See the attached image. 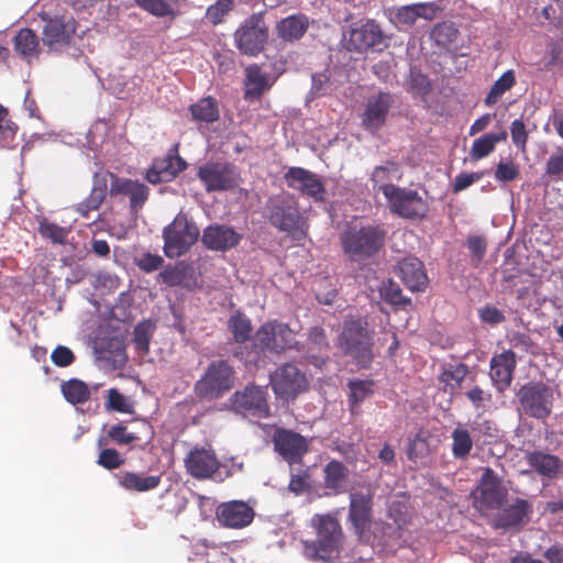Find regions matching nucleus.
Returning <instances> with one entry per match:
<instances>
[{"label": "nucleus", "mask_w": 563, "mask_h": 563, "mask_svg": "<svg viewBox=\"0 0 563 563\" xmlns=\"http://www.w3.org/2000/svg\"><path fill=\"white\" fill-rule=\"evenodd\" d=\"M187 167L186 161L179 155H167L165 158L156 159L146 173V179L152 184H159L173 180Z\"/></svg>", "instance_id": "obj_27"}, {"label": "nucleus", "mask_w": 563, "mask_h": 563, "mask_svg": "<svg viewBox=\"0 0 563 563\" xmlns=\"http://www.w3.org/2000/svg\"><path fill=\"white\" fill-rule=\"evenodd\" d=\"M51 360L57 367H68L75 362L76 356L68 346L57 345L51 354Z\"/></svg>", "instance_id": "obj_57"}, {"label": "nucleus", "mask_w": 563, "mask_h": 563, "mask_svg": "<svg viewBox=\"0 0 563 563\" xmlns=\"http://www.w3.org/2000/svg\"><path fill=\"white\" fill-rule=\"evenodd\" d=\"M434 14L435 10L432 4L415 3L399 8L395 14V20L399 24L412 26L419 18L432 20Z\"/></svg>", "instance_id": "obj_36"}, {"label": "nucleus", "mask_w": 563, "mask_h": 563, "mask_svg": "<svg viewBox=\"0 0 563 563\" xmlns=\"http://www.w3.org/2000/svg\"><path fill=\"white\" fill-rule=\"evenodd\" d=\"M519 175L518 166L511 162H499L495 170V178L504 183L512 181L517 179Z\"/></svg>", "instance_id": "obj_59"}, {"label": "nucleus", "mask_w": 563, "mask_h": 563, "mask_svg": "<svg viewBox=\"0 0 563 563\" xmlns=\"http://www.w3.org/2000/svg\"><path fill=\"white\" fill-rule=\"evenodd\" d=\"M508 133L506 130H501L499 133H487L476 139L471 147L470 156L473 161H478L492 152L499 142L507 140Z\"/></svg>", "instance_id": "obj_38"}, {"label": "nucleus", "mask_w": 563, "mask_h": 563, "mask_svg": "<svg viewBox=\"0 0 563 563\" xmlns=\"http://www.w3.org/2000/svg\"><path fill=\"white\" fill-rule=\"evenodd\" d=\"M395 100L390 92L379 91L367 98L361 118V126L371 133L380 130L388 118Z\"/></svg>", "instance_id": "obj_15"}, {"label": "nucleus", "mask_w": 563, "mask_h": 563, "mask_svg": "<svg viewBox=\"0 0 563 563\" xmlns=\"http://www.w3.org/2000/svg\"><path fill=\"white\" fill-rule=\"evenodd\" d=\"M253 345L261 352L280 354L287 350L299 351L296 333L288 324L271 320L262 324L255 332Z\"/></svg>", "instance_id": "obj_7"}, {"label": "nucleus", "mask_w": 563, "mask_h": 563, "mask_svg": "<svg viewBox=\"0 0 563 563\" xmlns=\"http://www.w3.org/2000/svg\"><path fill=\"white\" fill-rule=\"evenodd\" d=\"M234 385V371L225 360L211 362L194 385L195 396L212 401L223 397Z\"/></svg>", "instance_id": "obj_5"}, {"label": "nucleus", "mask_w": 563, "mask_h": 563, "mask_svg": "<svg viewBox=\"0 0 563 563\" xmlns=\"http://www.w3.org/2000/svg\"><path fill=\"white\" fill-rule=\"evenodd\" d=\"M316 539L303 542V553L312 561L325 563L338 559L344 547V532L336 516L331 514L313 516Z\"/></svg>", "instance_id": "obj_1"}, {"label": "nucleus", "mask_w": 563, "mask_h": 563, "mask_svg": "<svg viewBox=\"0 0 563 563\" xmlns=\"http://www.w3.org/2000/svg\"><path fill=\"white\" fill-rule=\"evenodd\" d=\"M158 279L169 287L180 286L190 289L197 285L194 267L183 261L165 266L158 274Z\"/></svg>", "instance_id": "obj_28"}, {"label": "nucleus", "mask_w": 563, "mask_h": 563, "mask_svg": "<svg viewBox=\"0 0 563 563\" xmlns=\"http://www.w3.org/2000/svg\"><path fill=\"white\" fill-rule=\"evenodd\" d=\"M349 468L340 461L331 460L323 467V488L328 495H340L346 492Z\"/></svg>", "instance_id": "obj_33"}, {"label": "nucleus", "mask_w": 563, "mask_h": 563, "mask_svg": "<svg viewBox=\"0 0 563 563\" xmlns=\"http://www.w3.org/2000/svg\"><path fill=\"white\" fill-rule=\"evenodd\" d=\"M233 0H217L213 4L209 5L206 12V18L214 25L221 23L224 16L233 9Z\"/></svg>", "instance_id": "obj_53"}, {"label": "nucleus", "mask_w": 563, "mask_h": 563, "mask_svg": "<svg viewBox=\"0 0 563 563\" xmlns=\"http://www.w3.org/2000/svg\"><path fill=\"white\" fill-rule=\"evenodd\" d=\"M142 10L157 18L174 16L173 7L165 0H134Z\"/></svg>", "instance_id": "obj_51"}, {"label": "nucleus", "mask_w": 563, "mask_h": 563, "mask_svg": "<svg viewBox=\"0 0 563 563\" xmlns=\"http://www.w3.org/2000/svg\"><path fill=\"white\" fill-rule=\"evenodd\" d=\"M15 51L26 57L37 53L38 37L31 29H22L14 37Z\"/></svg>", "instance_id": "obj_48"}, {"label": "nucleus", "mask_w": 563, "mask_h": 563, "mask_svg": "<svg viewBox=\"0 0 563 563\" xmlns=\"http://www.w3.org/2000/svg\"><path fill=\"white\" fill-rule=\"evenodd\" d=\"M118 485L126 492L145 493L156 489L162 483L161 475H145L131 471L115 474Z\"/></svg>", "instance_id": "obj_30"}, {"label": "nucleus", "mask_w": 563, "mask_h": 563, "mask_svg": "<svg viewBox=\"0 0 563 563\" xmlns=\"http://www.w3.org/2000/svg\"><path fill=\"white\" fill-rule=\"evenodd\" d=\"M533 507L526 499L516 498L515 501L501 509L494 521L496 529H512L526 526L531 517Z\"/></svg>", "instance_id": "obj_23"}, {"label": "nucleus", "mask_w": 563, "mask_h": 563, "mask_svg": "<svg viewBox=\"0 0 563 563\" xmlns=\"http://www.w3.org/2000/svg\"><path fill=\"white\" fill-rule=\"evenodd\" d=\"M164 263V258L158 254L144 253L141 257L135 258L136 266L144 273L157 271Z\"/></svg>", "instance_id": "obj_60"}, {"label": "nucleus", "mask_w": 563, "mask_h": 563, "mask_svg": "<svg viewBox=\"0 0 563 563\" xmlns=\"http://www.w3.org/2000/svg\"><path fill=\"white\" fill-rule=\"evenodd\" d=\"M373 330L365 317L347 314L338 335V346L361 368H368L374 360Z\"/></svg>", "instance_id": "obj_2"}, {"label": "nucleus", "mask_w": 563, "mask_h": 563, "mask_svg": "<svg viewBox=\"0 0 563 563\" xmlns=\"http://www.w3.org/2000/svg\"><path fill=\"white\" fill-rule=\"evenodd\" d=\"M107 196V181L106 179H96L91 188L90 195L81 202H79L75 210L81 217L88 218L89 212L98 210Z\"/></svg>", "instance_id": "obj_39"}, {"label": "nucleus", "mask_w": 563, "mask_h": 563, "mask_svg": "<svg viewBox=\"0 0 563 563\" xmlns=\"http://www.w3.org/2000/svg\"><path fill=\"white\" fill-rule=\"evenodd\" d=\"M228 328L233 335V340L240 344L250 340L253 330L251 320L240 311L230 317Z\"/></svg>", "instance_id": "obj_43"}, {"label": "nucleus", "mask_w": 563, "mask_h": 563, "mask_svg": "<svg viewBox=\"0 0 563 563\" xmlns=\"http://www.w3.org/2000/svg\"><path fill=\"white\" fill-rule=\"evenodd\" d=\"M254 509L243 500L221 503L216 508V519L221 527L229 529H243L254 519Z\"/></svg>", "instance_id": "obj_18"}, {"label": "nucleus", "mask_w": 563, "mask_h": 563, "mask_svg": "<svg viewBox=\"0 0 563 563\" xmlns=\"http://www.w3.org/2000/svg\"><path fill=\"white\" fill-rule=\"evenodd\" d=\"M484 176L483 172L459 174L453 181V192H460Z\"/></svg>", "instance_id": "obj_62"}, {"label": "nucleus", "mask_w": 563, "mask_h": 563, "mask_svg": "<svg viewBox=\"0 0 563 563\" xmlns=\"http://www.w3.org/2000/svg\"><path fill=\"white\" fill-rule=\"evenodd\" d=\"M199 235L196 223L179 212L163 231L164 254L169 258L184 255L198 241Z\"/></svg>", "instance_id": "obj_6"}, {"label": "nucleus", "mask_w": 563, "mask_h": 563, "mask_svg": "<svg viewBox=\"0 0 563 563\" xmlns=\"http://www.w3.org/2000/svg\"><path fill=\"white\" fill-rule=\"evenodd\" d=\"M60 389L65 399L73 405L85 404L90 399L88 385L78 378L63 383Z\"/></svg>", "instance_id": "obj_42"}, {"label": "nucleus", "mask_w": 563, "mask_h": 563, "mask_svg": "<svg viewBox=\"0 0 563 563\" xmlns=\"http://www.w3.org/2000/svg\"><path fill=\"white\" fill-rule=\"evenodd\" d=\"M408 85L413 96H426L431 90L429 78L416 68L410 69Z\"/></svg>", "instance_id": "obj_52"}, {"label": "nucleus", "mask_w": 563, "mask_h": 563, "mask_svg": "<svg viewBox=\"0 0 563 563\" xmlns=\"http://www.w3.org/2000/svg\"><path fill=\"white\" fill-rule=\"evenodd\" d=\"M269 384L276 397L285 401L294 400L309 386L306 374L292 363L278 366L271 374Z\"/></svg>", "instance_id": "obj_8"}, {"label": "nucleus", "mask_w": 563, "mask_h": 563, "mask_svg": "<svg viewBox=\"0 0 563 563\" xmlns=\"http://www.w3.org/2000/svg\"><path fill=\"white\" fill-rule=\"evenodd\" d=\"M510 135L515 146L525 152L529 140V132L521 119H516L511 122Z\"/></svg>", "instance_id": "obj_55"}, {"label": "nucleus", "mask_w": 563, "mask_h": 563, "mask_svg": "<svg viewBox=\"0 0 563 563\" xmlns=\"http://www.w3.org/2000/svg\"><path fill=\"white\" fill-rule=\"evenodd\" d=\"M268 33L261 15L253 14L235 31L236 47L242 54L255 56L266 43Z\"/></svg>", "instance_id": "obj_14"}, {"label": "nucleus", "mask_w": 563, "mask_h": 563, "mask_svg": "<svg viewBox=\"0 0 563 563\" xmlns=\"http://www.w3.org/2000/svg\"><path fill=\"white\" fill-rule=\"evenodd\" d=\"M516 367L517 357L512 350L495 354L490 358L489 378L498 393L503 394L511 386Z\"/></svg>", "instance_id": "obj_19"}, {"label": "nucleus", "mask_w": 563, "mask_h": 563, "mask_svg": "<svg viewBox=\"0 0 563 563\" xmlns=\"http://www.w3.org/2000/svg\"><path fill=\"white\" fill-rule=\"evenodd\" d=\"M308 341L319 351L329 350L327 334L321 327H313L309 330Z\"/></svg>", "instance_id": "obj_64"}, {"label": "nucleus", "mask_w": 563, "mask_h": 563, "mask_svg": "<svg viewBox=\"0 0 563 563\" xmlns=\"http://www.w3.org/2000/svg\"><path fill=\"white\" fill-rule=\"evenodd\" d=\"M399 276L405 286L412 291L423 290L428 284V277L423 263L416 257H407L398 264Z\"/></svg>", "instance_id": "obj_32"}, {"label": "nucleus", "mask_w": 563, "mask_h": 563, "mask_svg": "<svg viewBox=\"0 0 563 563\" xmlns=\"http://www.w3.org/2000/svg\"><path fill=\"white\" fill-rule=\"evenodd\" d=\"M378 291L380 298L395 309H406L411 305V300L402 295L399 285L391 279L383 282Z\"/></svg>", "instance_id": "obj_41"}, {"label": "nucleus", "mask_w": 563, "mask_h": 563, "mask_svg": "<svg viewBox=\"0 0 563 563\" xmlns=\"http://www.w3.org/2000/svg\"><path fill=\"white\" fill-rule=\"evenodd\" d=\"M43 30V43L48 47L66 45L76 33L77 22L71 15H57L46 20Z\"/></svg>", "instance_id": "obj_22"}, {"label": "nucleus", "mask_w": 563, "mask_h": 563, "mask_svg": "<svg viewBox=\"0 0 563 563\" xmlns=\"http://www.w3.org/2000/svg\"><path fill=\"white\" fill-rule=\"evenodd\" d=\"M387 238L384 224L351 223L341 233L343 252L353 261L365 260L377 254Z\"/></svg>", "instance_id": "obj_3"}, {"label": "nucleus", "mask_w": 563, "mask_h": 563, "mask_svg": "<svg viewBox=\"0 0 563 563\" xmlns=\"http://www.w3.org/2000/svg\"><path fill=\"white\" fill-rule=\"evenodd\" d=\"M197 177L207 192L232 190L241 181L240 172L228 162H207L198 168Z\"/></svg>", "instance_id": "obj_9"}, {"label": "nucleus", "mask_w": 563, "mask_h": 563, "mask_svg": "<svg viewBox=\"0 0 563 563\" xmlns=\"http://www.w3.org/2000/svg\"><path fill=\"white\" fill-rule=\"evenodd\" d=\"M273 443L275 451L290 464L299 462L308 452L306 438L283 428H278L274 432Z\"/></svg>", "instance_id": "obj_20"}, {"label": "nucleus", "mask_w": 563, "mask_h": 563, "mask_svg": "<svg viewBox=\"0 0 563 563\" xmlns=\"http://www.w3.org/2000/svg\"><path fill=\"white\" fill-rule=\"evenodd\" d=\"M269 223L295 241L308 235L309 222L300 211L299 202L290 194L271 197L266 205Z\"/></svg>", "instance_id": "obj_4"}, {"label": "nucleus", "mask_w": 563, "mask_h": 563, "mask_svg": "<svg viewBox=\"0 0 563 563\" xmlns=\"http://www.w3.org/2000/svg\"><path fill=\"white\" fill-rule=\"evenodd\" d=\"M402 178V170L399 163L395 161H386L384 164L376 166L371 174V183L373 189L382 191L386 198L391 191L389 188H398L393 184L394 180L398 181Z\"/></svg>", "instance_id": "obj_29"}, {"label": "nucleus", "mask_w": 563, "mask_h": 563, "mask_svg": "<svg viewBox=\"0 0 563 563\" xmlns=\"http://www.w3.org/2000/svg\"><path fill=\"white\" fill-rule=\"evenodd\" d=\"M472 494L476 508L479 510H495L500 509L504 505L508 492L496 472L487 467Z\"/></svg>", "instance_id": "obj_12"}, {"label": "nucleus", "mask_w": 563, "mask_h": 563, "mask_svg": "<svg viewBox=\"0 0 563 563\" xmlns=\"http://www.w3.org/2000/svg\"><path fill=\"white\" fill-rule=\"evenodd\" d=\"M382 43L383 32L379 25L375 21L368 20L366 23L351 29L346 41V48L349 51L365 52Z\"/></svg>", "instance_id": "obj_24"}, {"label": "nucleus", "mask_w": 563, "mask_h": 563, "mask_svg": "<svg viewBox=\"0 0 563 563\" xmlns=\"http://www.w3.org/2000/svg\"><path fill=\"white\" fill-rule=\"evenodd\" d=\"M244 99L260 100L263 93L271 89L269 75L262 70L258 65H251L246 68Z\"/></svg>", "instance_id": "obj_34"}, {"label": "nucleus", "mask_w": 563, "mask_h": 563, "mask_svg": "<svg viewBox=\"0 0 563 563\" xmlns=\"http://www.w3.org/2000/svg\"><path fill=\"white\" fill-rule=\"evenodd\" d=\"M187 473L196 479L211 478L219 470L220 462L211 448L195 446L184 460Z\"/></svg>", "instance_id": "obj_17"}, {"label": "nucleus", "mask_w": 563, "mask_h": 563, "mask_svg": "<svg viewBox=\"0 0 563 563\" xmlns=\"http://www.w3.org/2000/svg\"><path fill=\"white\" fill-rule=\"evenodd\" d=\"M373 505L371 493L354 492L350 494L347 521L358 538H362L372 526Z\"/></svg>", "instance_id": "obj_16"}, {"label": "nucleus", "mask_w": 563, "mask_h": 563, "mask_svg": "<svg viewBox=\"0 0 563 563\" xmlns=\"http://www.w3.org/2000/svg\"><path fill=\"white\" fill-rule=\"evenodd\" d=\"M191 117L197 122L213 123L219 119L218 102L212 97H206L189 107Z\"/></svg>", "instance_id": "obj_40"}, {"label": "nucleus", "mask_w": 563, "mask_h": 563, "mask_svg": "<svg viewBox=\"0 0 563 563\" xmlns=\"http://www.w3.org/2000/svg\"><path fill=\"white\" fill-rule=\"evenodd\" d=\"M525 459L537 474L548 479L556 478L563 470V461L559 456L543 451L528 452Z\"/></svg>", "instance_id": "obj_31"}, {"label": "nucleus", "mask_w": 563, "mask_h": 563, "mask_svg": "<svg viewBox=\"0 0 563 563\" xmlns=\"http://www.w3.org/2000/svg\"><path fill=\"white\" fill-rule=\"evenodd\" d=\"M386 197L393 214L409 220L424 219L429 212V203L418 191L405 187L389 188Z\"/></svg>", "instance_id": "obj_11"}, {"label": "nucleus", "mask_w": 563, "mask_h": 563, "mask_svg": "<svg viewBox=\"0 0 563 563\" xmlns=\"http://www.w3.org/2000/svg\"><path fill=\"white\" fill-rule=\"evenodd\" d=\"M231 405L235 412L257 419L271 416L267 391L256 385H249L231 396Z\"/></svg>", "instance_id": "obj_13"}, {"label": "nucleus", "mask_w": 563, "mask_h": 563, "mask_svg": "<svg viewBox=\"0 0 563 563\" xmlns=\"http://www.w3.org/2000/svg\"><path fill=\"white\" fill-rule=\"evenodd\" d=\"M242 235L233 228L223 224L209 225L203 230L202 244L211 251H228L235 247Z\"/></svg>", "instance_id": "obj_25"}, {"label": "nucleus", "mask_w": 563, "mask_h": 563, "mask_svg": "<svg viewBox=\"0 0 563 563\" xmlns=\"http://www.w3.org/2000/svg\"><path fill=\"white\" fill-rule=\"evenodd\" d=\"M522 411L536 419H545L552 409L553 393L551 387L542 382H530L522 385L518 391Z\"/></svg>", "instance_id": "obj_10"}, {"label": "nucleus", "mask_w": 563, "mask_h": 563, "mask_svg": "<svg viewBox=\"0 0 563 563\" xmlns=\"http://www.w3.org/2000/svg\"><path fill=\"white\" fill-rule=\"evenodd\" d=\"M38 232L42 238L51 240L56 244H64L69 230L46 219L40 221Z\"/></svg>", "instance_id": "obj_50"}, {"label": "nucleus", "mask_w": 563, "mask_h": 563, "mask_svg": "<svg viewBox=\"0 0 563 563\" xmlns=\"http://www.w3.org/2000/svg\"><path fill=\"white\" fill-rule=\"evenodd\" d=\"M466 398L475 408L482 407L485 402L492 401V394L484 390L481 386H474L465 394Z\"/></svg>", "instance_id": "obj_63"}, {"label": "nucleus", "mask_w": 563, "mask_h": 563, "mask_svg": "<svg viewBox=\"0 0 563 563\" xmlns=\"http://www.w3.org/2000/svg\"><path fill=\"white\" fill-rule=\"evenodd\" d=\"M473 448L468 430L457 427L452 432V454L455 459H466Z\"/></svg>", "instance_id": "obj_47"}, {"label": "nucleus", "mask_w": 563, "mask_h": 563, "mask_svg": "<svg viewBox=\"0 0 563 563\" xmlns=\"http://www.w3.org/2000/svg\"><path fill=\"white\" fill-rule=\"evenodd\" d=\"M308 29V20L302 14L287 16L278 22L277 34L284 41L299 40Z\"/></svg>", "instance_id": "obj_37"}, {"label": "nucleus", "mask_w": 563, "mask_h": 563, "mask_svg": "<svg viewBox=\"0 0 563 563\" xmlns=\"http://www.w3.org/2000/svg\"><path fill=\"white\" fill-rule=\"evenodd\" d=\"M457 33L451 23L442 22L433 26L430 36L439 47L448 48L456 41Z\"/></svg>", "instance_id": "obj_49"}, {"label": "nucleus", "mask_w": 563, "mask_h": 563, "mask_svg": "<svg viewBox=\"0 0 563 563\" xmlns=\"http://www.w3.org/2000/svg\"><path fill=\"white\" fill-rule=\"evenodd\" d=\"M470 373V367L465 363L443 364L439 375V382L443 384L445 393L454 395L462 388V384Z\"/></svg>", "instance_id": "obj_35"}, {"label": "nucleus", "mask_w": 563, "mask_h": 563, "mask_svg": "<svg viewBox=\"0 0 563 563\" xmlns=\"http://www.w3.org/2000/svg\"><path fill=\"white\" fill-rule=\"evenodd\" d=\"M16 132L18 125L11 121L8 109L0 104V148L14 147Z\"/></svg>", "instance_id": "obj_46"}, {"label": "nucleus", "mask_w": 563, "mask_h": 563, "mask_svg": "<svg viewBox=\"0 0 563 563\" xmlns=\"http://www.w3.org/2000/svg\"><path fill=\"white\" fill-rule=\"evenodd\" d=\"M108 437L111 439V441L119 445L131 444L139 440V437L136 434L129 433L126 431V427L121 423L111 427L110 430L108 431Z\"/></svg>", "instance_id": "obj_58"}, {"label": "nucleus", "mask_w": 563, "mask_h": 563, "mask_svg": "<svg viewBox=\"0 0 563 563\" xmlns=\"http://www.w3.org/2000/svg\"><path fill=\"white\" fill-rule=\"evenodd\" d=\"M516 84V76L512 69L505 71L492 86L489 92L484 99V103L490 107L499 101L501 96L510 90Z\"/></svg>", "instance_id": "obj_44"}, {"label": "nucleus", "mask_w": 563, "mask_h": 563, "mask_svg": "<svg viewBox=\"0 0 563 563\" xmlns=\"http://www.w3.org/2000/svg\"><path fill=\"white\" fill-rule=\"evenodd\" d=\"M125 463V459L115 449H102L98 455L97 464L106 470H115Z\"/></svg>", "instance_id": "obj_54"}, {"label": "nucleus", "mask_w": 563, "mask_h": 563, "mask_svg": "<svg viewBox=\"0 0 563 563\" xmlns=\"http://www.w3.org/2000/svg\"><path fill=\"white\" fill-rule=\"evenodd\" d=\"M466 246L470 250L472 256L481 262L486 253L487 243L486 240L481 235H470L466 240Z\"/></svg>", "instance_id": "obj_61"}, {"label": "nucleus", "mask_w": 563, "mask_h": 563, "mask_svg": "<svg viewBox=\"0 0 563 563\" xmlns=\"http://www.w3.org/2000/svg\"><path fill=\"white\" fill-rule=\"evenodd\" d=\"M110 196H128L131 209L137 210L148 198V187L139 180L121 178L111 174Z\"/></svg>", "instance_id": "obj_26"}, {"label": "nucleus", "mask_w": 563, "mask_h": 563, "mask_svg": "<svg viewBox=\"0 0 563 563\" xmlns=\"http://www.w3.org/2000/svg\"><path fill=\"white\" fill-rule=\"evenodd\" d=\"M106 407L109 410L122 413H130L132 411V407L128 404L125 396L115 388L109 389Z\"/></svg>", "instance_id": "obj_56"}, {"label": "nucleus", "mask_w": 563, "mask_h": 563, "mask_svg": "<svg viewBox=\"0 0 563 563\" xmlns=\"http://www.w3.org/2000/svg\"><path fill=\"white\" fill-rule=\"evenodd\" d=\"M285 180L290 188L302 195L312 197L316 201L324 199L325 188L321 178L302 167H290L285 174Z\"/></svg>", "instance_id": "obj_21"}, {"label": "nucleus", "mask_w": 563, "mask_h": 563, "mask_svg": "<svg viewBox=\"0 0 563 563\" xmlns=\"http://www.w3.org/2000/svg\"><path fill=\"white\" fill-rule=\"evenodd\" d=\"M347 386L350 388V407L352 413H354L356 407L374 393V383L367 379H351L349 380Z\"/></svg>", "instance_id": "obj_45"}]
</instances>
